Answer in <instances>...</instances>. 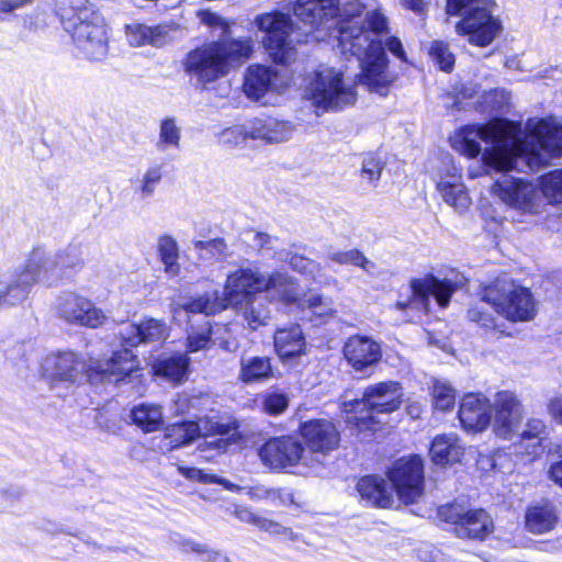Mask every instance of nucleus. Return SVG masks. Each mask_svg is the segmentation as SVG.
Returning <instances> with one entry per match:
<instances>
[{
    "label": "nucleus",
    "mask_w": 562,
    "mask_h": 562,
    "mask_svg": "<svg viewBox=\"0 0 562 562\" xmlns=\"http://www.w3.org/2000/svg\"><path fill=\"white\" fill-rule=\"evenodd\" d=\"M530 130L522 139L520 132H509L494 124H475L460 130L454 148L461 154L474 158L482 155L484 173H502L493 190L512 207L529 211L533 206L537 189L522 179L506 173L517 168L524 149L530 153L546 151L552 157H562V123L539 120L535 125L527 122Z\"/></svg>",
    "instance_id": "f257e3e1"
},
{
    "label": "nucleus",
    "mask_w": 562,
    "mask_h": 562,
    "mask_svg": "<svg viewBox=\"0 0 562 562\" xmlns=\"http://www.w3.org/2000/svg\"><path fill=\"white\" fill-rule=\"evenodd\" d=\"M341 0H296L292 11L304 25L308 26L306 33L338 26V47L342 54H350L358 58L361 72L359 82L370 92L385 97L394 77L387 71L389 59L382 43L374 36L387 30V20L379 11H369L363 23L348 21L338 25L336 18L341 15Z\"/></svg>",
    "instance_id": "f03ea898"
},
{
    "label": "nucleus",
    "mask_w": 562,
    "mask_h": 562,
    "mask_svg": "<svg viewBox=\"0 0 562 562\" xmlns=\"http://www.w3.org/2000/svg\"><path fill=\"white\" fill-rule=\"evenodd\" d=\"M274 292L284 303H293L299 299L296 281L281 271L263 273L255 265L239 267L229 273L224 291L213 290L191 297L189 301L178 302L187 316L190 327L188 329V351L196 352L210 348L212 344V326L209 316L215 315L231 304H240L261 292Z\"/></svg>",
    "instance_id": "7ed1b4c3"
},
{
    "label": "nucleus",
    "mask_w": 562,
    "mask_h": 562,
    "mask_svg": "<svg viewBox=\"0 0 562 562\" xmlns=\"http://www.w3.org/2000/svg\"><path fill=\"white\" fill-rule=\"evenodd\" d=\"M198 16L203 24L221 29L223 38L190 52L184 66L187 72L194 75L200 82L210 83L249 58L252 45L250 38L225 40L231 31L229 24L218 14L210 10H200Z\"/></svg>",
    "instance_id": "20e7f679"
},
{
    "label": "nucleus",
    "mask_w": 562,
    "mask_h": 562,
    "mask_svg": "<svg viewBox=\"0 0 562 562\" xmlns=\"http://www.w3.org/2000/svg\"><path fill=\"white\" fill-rule=\"evenodd\" d=\"M61 19L65 31L71 34L88 59L99 61L106 57L109 45L104 20L89 1L75 0Z\"/></svg>",
    "instance_id": "39448f33"
},
{
    "label": "nucleus",
    "mask_w": 562,
    "mask_h": 562,
    "mask_svg": "<svg viewBox=\"0 0 562 562\" xmlns=\"http://www.w3.org/2000/svg\"><path fill=\"white\" fill-rule=\"evenodd\" d=\"M83 263L81 244H69L58 252L37 247L31 251L25 265L15 272L22 286L30 294L36 283L52 284L58 281L66 270L81 269Z\"/></svg>",
    "instance_id": "423d86ee"
},
{
    "label": "nucleus",
    "mask_w": 562,
    "mask_h": 562,
    "mask_svg": "<svg viewBox=\"0 0 562 562\" xmlns=\"http://www.w3.org/2000/svg\"><path fill=\"white\" fill-rule=\"evenodd\" d=\"M494 0H447L446 13L461 19L456 24L459 35L471 44L485 47L502 31L501 21L493 14Z\"/></svg>",
    "instance_id": "0eeeda50"
},
{
    "label": "nucleus",
    "mask_w": 562,
    "mask_h": 562,
    "mask_svg": "<svg viewBox=\"0 0 562 562\" xmlns=\"http://www.w3.org/2000/svg\"><path fill=\"white\" fill-rule=\"evenodd\" d=\"M402 387L398 382L386 381L370 385L361 398L344 402L348 423H353L359 430H374L380 422L378 414L395 412L402 404Z\"/></svg>",
    "instance_id": "6e6552de"
},
{
    "label": "nucleus",
    "mask_w": 562,
    "mask_h": 562,
    "mask_svg": "<svg viewBox=\"0 0 562 562\" xmlns=\"http://www.w3.org/2000/svg\"><path fill=\"white\" fill-rule=\"evenodd\" d=\"M482 301L512 322H528L536 315V303L529 289L518 285L507 274L485 285Z\"/></svg>",
    "instance_id": "1a4fd4ad"
},
{
    "label": "nucleus",
    "mask_w": 562,
    "mask_h": 562,
    "mask_svg": "<svg viewBox=\"0 0 562 562\" xmlns=\"http://www.w3.org/2000/svg\"><path fill=\"white\" fill-rule=\"evenodd\" d=\"M140 330L142 323L122 324L119 335L124 348L115 351L109 360H98L89 366L86 373L90 383H119L137 370V358L128 347H136L142 344Z\"/></svg>",
    "instance_id": "9d476101"
},
{
    "label": "nucleus",
    "mask_w": 562,
    "mask_h": 562,
    "mask_svg": "<svg viewBox=\"0 0 562 562\" xmlns=\"http://www.w3.org/2000/svg\"><path fill=\"white\" fill-rule=\"evenodd\" d=\"M467 278L456 274L452 279H439L434 274L424 278H414L409 282V296L405 301H397L395 308L400 311L414 310L427 313L429 311L430 297H435L441 308H446L452 294L465 285Z\"/></svg>",
    "instance_id": "9b49d317"
},
{
    "label": "nucleus",
    "mask_w": 562,
    "mask_h": 562,
    "mask_svg": "<svg viewBox=\"0 0 562 562\" xmlns=\"http://www.w3.org/2000/svg\"><path fill=\"white\" fill-rule=\"evenodd\" d=\"M305 95L317 110L323 112L340 111L352 105L357 100L355 87L347 86L342 74L334 69L315 72L305 90Z\"/></svg>",
    "instance_id": "f8f14e48"
},
{
    "label": "nucleus",
    "mask_w": 562,
    "mask_h": 562,
    "mask_svg": "<svg viewBox=\"0 0 562 562\" xmlns=\"http://www.w3.org/2000/svg\"><path fill=\"white\" fill-rule=\"evenodd\" d=\"M521 419L520 404L510 392L497 393L495 402L494 431L496 436L512 440L515 435L525 439H537L540 443L546 438V425L541 419L528 420L519 431Z\"/></svg>",
    "instance_id": "ddd939ff"
},
{
    "label": "nucleus",
    "mask_w": 562,
    "mask_h": 562,
    "mask_svg": "<svg viewBox=\"0 0 562 562\" xmlns=\"http://www.w3.org/2000/svg\"><path fill=\"white\" fill-rule=\"evenodd\" d=\"M194 420L178 422V449L188 446L199 439L205 438V443L218 452H226L228 447L235 442L237 425L223 424L207 417H198Z\"/></svg>",
    "instance_id": "4468645a"
},
{
    "label": "nucleus",
    "mask_w": 562,
    "mask_h": 562,
    "mask_svg": "<svg viewBox=\"0 0 562 562\" xmlns=\"http://www.w3.org/2000/svg\"><path fill=\"white\" fill-rule=\"evenodd\" d=\"M256 25L263 33L262 43L273 61L286 64L294 57L295 48L291 40L293 21L290 15L271 12L258 15Z\"/></svg>",
    "instance_id": "2eb2a0df"
},
{
    "label": "nucleus",
    "mask_w": 562,
    "mask_h": 562,
    "mask_svg": "<svg viewBox=\"0 0 562 562\" xmlns=\"http://www.w3.org/2000/svg\"><path fill=\"white\" fill-rule=\"evenodd\" d=\"M438 517L453 526V533L460 539L483 541L494 530L490 514L482 509H468L459 503H450L438 508Z\"/></svg>",
    "instance_id": "dca6fc26"
},
{
    "label": "nucleus",
    "mask_w": 562,
    "mask_h": 562,
    "mask_svg": "<svg viewBox=\"0 0 562 562\" xmlns=\"http://www.w3.org/2000/svg\"><path fill=\"white\" fill-rule=\"evenodd\" d=\"M305 448L294 436H279L269 438L258 450L261 462L272 470H283L300 463L312 469L323 467V461L316 457L315 464H308L304 457Z\"/></svg>",
    "instance_id": "f3484780"
},
{
    "label": "nucleus",
    "mask_w": 562,
    "mask_h": 562,
    "mask_svg": "<svg viewBox=\"0 0 562 562\" xmlns=\"http://www.w3.org/2000/svg\"><path fill=\"white\" fill-rule=\"evenodd\" d=\"M398 498L405 504H414L423 494L425 487L424 461L420 456L396 460L387 471Z\"/></svg>",
    "instance_id": "a211bd4d"
},
{
    "label": "nucleus",
    "mask_w": 562,
    "mask_h": 562,
    "mask_svg": "<svg viewBox=\"0 0 562 562\" xmlns=\"http://www.w3.org/2000/svg\"><path fill=\"white\" fill-rule=\"evenodd\" d=\"M57 315L68 324L97 328L106 316L104 312L87 297L74 292H66L56 302Z\"/></svg>",
    "instance_id": "6ab92c4d"
},
{
    "label": "nucleus",
    "mask_w": 562,
    "mask_h": 562,
    "mask_svg": "<svg viewBox=\"0 0 562 562\" xmlns=\"http://www.w3.org/2000/svg\"><path fill=\"white\" fill-rule=\"evenodd\" d=\"M300 435L312 453L323 458L336 450L340 442L337 425L327 418H314L300 423Z\"/></svg>",
    "instance_id": "aec40b11"
},
{
    "label": "nucleus",
    "mask_w": 562,
    "mask_h": 562,
    "mask_svg": "<svg viewBox=\"0 0 562 562\" xmlns=\"http://www.w3.org/2000/svg\"><path fill=\"white\" fill-rule=\"evenodd\" d=\"M344 355L356 372L370 374L382 358L381 346L368 336L355 335L344 346Z\"/></svg>",
    "instance_id": "412c9836"
},
{
    "label": "nucleus",
    "mask_w": 562,
    "mask_h": 562,
    "mask_svg": "<svg viewBox=\"0 0 562 562\" xmlns=\"http://www.w3.org/2000/svg\"><path fill=\"white\" fill-rule=\"evenodd\" d=\"M493 405L482 394L469 393L462 397L458 417L468 432H481L492 422Z\"/></svg>",
    "instance_id": "4be33fe9"
},
{
    "label": "nucleus",
    "mask_w": 562,
    "mask_h": 562,
    "mask_svg": "<svg viewBox=\"0 0 562 562\" xmlns=\"http://www.w3.org/2000/svg\"><path fill=\"white\" fill-rule=\"evenodd\" d=\"M85 362L71 351L49 353L42 362V374L52 381L75 382L83 372Z\"/></svg>",
    "instance_id": "5701e85b"
},
{
    "label": "nucleus",
    "mask_w": 562,
    "mask_h": 562,
    "mask_svg": "<svg viewBox=\"0 0 562 562\" xmlns=\"http://www.w3.org/2000/svg\"><path fill=\"white\" fill-rule=\"evenodd\" d=\"M281 78L272 68L262 65L248 67L244 80L245 94L255 101H260L267 93L277 90Z\"/></svg>",
    "instance_id": "b1692460"
},
{
    "label": "nucleus",
    "mask_w": 562,
    "mask_h": 562,
    "mask_svg": "<svg viewBox=\"0 0 562 562\" xmlns=\"http://www.w3.org/2000/svg\"><path fill=\"white\" fill-rule=\"evenodd\" d=\"M295 130L291 121L272 116L255 117L248 122V135L254 139H262L266 143H282L292 137Z\"/></svg>",
    "instance_id": "393cba45"
},
{
    "label": "nucleus",
    "mask_w": 562,
    "mask_h": 562,
    "mask_svg": "<svg viewBox=\"0 0 562 562\" xmlns=\"http://www.w3.org/2000/svg\"><path fill=\"white\" fill-rule=\"evenodd\" d=\"M274 350L283 362H289L305 353L306 340L299 324L280 327L273 336Z\"/></svg>",
    "instance_id": "a878e982"
},
{
    "label": "nucleus",
    "mask_w": 562,
    "mask_h": 562,
    "mask_svg": "<svg viewBox=\"0 0 562 562\" xmlns=\"http://www.w3.org/2000/svg\"><path fill=\"white\" fill-rule=\"evenodd\" d=\"M357 492L368 507L391 508L394 499L386 480L379 475H366L357 483Z\"/></svg>",
    "instance_id": "bb28decb"
},
{
    "label": "nucleus",
    "mask_w": 562,
    "mask_h": 562,
    "mask_svg": "<svg viewBox=\"0 0 562 562\" xmlns=\"http://www.w3.org/2000/svg\"><path fill=\"white\" fill-rule=\"evenodd\" d=\"M171 29L167 25L147 26L133 23L125 26V34L130 45L138 47L153 45L160 47L171 41Z\"/></svg>",
    "instance_id": "cd10ccee"
},
{
    "label": "nucleus",
    "mask_w": 562,
    "mask_h": 562,
    "mask_svg": "<svg viewBox=\"0 0 562 562\" xmlns=\"http://www.w3.org/2000/svg\"><path fill=\"white\" fill-rule=\"evenodd\" d=\"M463 453L464 448L454 434L435 437L429 449L431 461L441 467L459 462Z\"/></svg>",
    "instance_id": "c85d7f7f"
},
{
    "label": "nucleus",
    "mask_w": 562,
    "mask_h": 562,
    "mask_svg": "<svg viewBox=\"0 0 562 562\" xmlns=\"http://www.w3.org/2000/svg\"><path fill=\"white\" fill-rule=\"evenodd\" d=\"M238 379L244 384L263 383L274 378L271 358L267 356L241 357Z\"/></svg>",
    "instance_id": "c756f323"
},
{
    "label": "nucleus",
    "mask_w": 562,
    "mask_h": 562,
    "mask_svg": "<svg viewBox=\"0 0 562 562\" xmlns=\"http://www.w3.org/2000/svg\"><path fill=\"white\" fill-rule=\"evenodd\" d=\"M453 172L448 179H441L437 183V190L441 194L443 201L453 206L458 212L468 209L470 198L468 191L462 182H460L461 175L457 167H452Z\"/></svg>",
    "instance_id": "7c9ffc66"
},
{
    "label": "nucleus",
    "mask_w": 562,
    "mask_h": 562,
    "mask_svg": "<svg viewBox=\"0 0 562 562\" xmlns=\"http://www.w3.org/2000/svg\"><path fill=\"white\" fill-rule=\"evenodd\" d=\"M557 522V509L551 503L531 506L526 513V527L532 533L541 535L551 531Z\"/></svg>",
    "instance_id": "2f4dec72"
},
{
    "label": "nucleus",
    "mask_w": 562,
    "mask_h": 562,
    "mask_svg": "<svg viewBox=\"0 0 562 562\" xmlns=\"http://www.w3.org/2000/svg\"><path fill=\"white\" fill-rule=\"evenodd\" d=\"M132 423L144 432H154L164 425L162 408L154 403H140L135 405L130 413Z\"/></svg>",
    "instance_id": "473e14b6"
},
{
    "label": "nucleus",
    "mask_w": 562,
    "mask_h": 562,
    "mask_svg": "<svg viewBox=\"0 0 562 562\" xmlns=\"http://www.w3.org/2000/svg\"><path fill=\"white\" fill-rule=\"evenodd\" d=\"M303 312H308L312 317L311 321L318 323L326 322L327 318L333 317L336 313L334 301L318 293H308L301 301Z\"/></svg>",
    "instance_id": "72a5a7b5"
},
{
    "label": "nucleus",
    "mask_w": 562,
    "mask_h": 562,
    "mask_svg": "<svg viewBox=\"0 0 562 562\" xmlns=\"http://www.w3.org/2000/svg\"><path fill=\"white\" fill-rule=\"evenodd\" d=\"M246 307L244 317L250 329L256 330L260 326L267 325L270 319L271 310L266 296L250 297L245 301Z\"/></svg>",
    "instance_id": "f704fd0d"
},
{
    "label": "nucleus",
    "mask_w": 562,
    "mask_h": 562,
    "mask_svg": "<svg viewBox=\"0 0 562 562\" xmlns=\"http://www.w3.org/2000/svg\"><path fill=\"white\" fill-rule=\"evenodd\" d=\"M385 162L373 153L363 156L360 168L361 183L367 188H376L381 179Z\"/></svg>",
    "instance_id": "c9c22d12"
},
{
    "label": "nucleus",
    "mask_w": 562,
    "mask_h": 562,
    "mask_svg": "<svg viewBox=\"0 0 562 562\" xmlns=\"http://www.w3.org/2000/svg\"><path fill=\"white\" fill-rule=\"evenodd\" d=\"M29 294L16 272L10 278V281L0 280V306H13L23 303Z\"/></svg>",
    "instance_id": "e433bc0d"
},
{
    "label": "nucleus",
    "mask_w": 562,
    "mask_h": 562,
    "mask_svg": "<svg viewBox=\"0 0 562 562\" xmlns=\"http://www.w3.org/2000/svg\"><path fill=\"white\" fill-rule=\"evenodd\" d=\"M193 248L199 258L204 261H220L228 257V246L224 238L193 241Z\"/></svg>",
    "instance_id": "4c0bfd02"
},
{
    "label": "nucleus",
    "mask_w": 562,
    "mask_h": 562,
    "mask_svg": "<svg viewBox=\"0 0 562 562\" xmlns=\"http://www.w3.org/2000/svg\"><path fill=\"white\" fill-rule=\"evenodd\" d=\"M328 258L339 265H351L361 268L369 274H374L376 265L369 260L360 250L350 249L347 251H331Z\"/></svg>",
    "instance_id": "58836bf2"
},
{
    "label": "nucleus",
    "mask_w": 562,
    "mask_h": 562,
    "mask_svg": "<svg viewBox=\"0 0 562 562\" xmlns=\"http://www.w3.org/2000/svg\"><path fill=\"white\" fill-rule=\"evenodd\" d=\"M428 54L434 64L445 72H451L454 68L456 57L450 50L449 44L443 41H432Z\"/></svg>",
    "instance_id": "ea45409f"
},
{
    "label": "nucleus",
    "mask_w": 562,
    "mask_h": 562,
    "mask_svg": "<svg viewBox=\"0 0 562 562\" xmlns=\"http://www.w3.org/2000/svg\"><path fill=\"white\" fill-rule=\"evenodd\" d=\"M543 195L551 204H562V170L557 169L540 178Z\"/></svg>",
    "instance_id": "a19ab883"
},
{
    "label": "nucleus",
    "mask_w": 562,
    "mask_h": 562,
    "mask_svg": "<svg viewBox=\"0 0 562 562\" xmlns=\"http://www.w3.org/2000/svg\"><path fill=\"white\" fill-rule=\"evenodd\" d=\"M157 250L165 272L172 277L176 272V240L170 235L161 236L157 243Z\"/></svg>",
    "instance_id": "79ce46f5"
},
{
    "label": "nucleus",
    "mask_w": 562,
    "mask_h": 562,
    "mask_svg": "<svg viewBox=\"0 0 562 562\" xmlns=\"http://www.w3.org/2000/svg\"><path fill=\"white\" fill-rule=\"evenodd\" d=\"M434 406L438 411H451L456 404V391L448 384L435 382L432 386Z\"/></svg>",
    "instance_id": "37998d69"
},
{
    "label": "nucleus",
    "mask_w": 562,
    "mask_h": 562,
    "mask_svg": "<svg viewBox=\"0 0 562 562\" xmlns=\"http://www.w3.org/2000/svg\"><path fill=\"white\" fill-rule=\"evenodd\" d=\"M169 329L165 323L150 318L142 322V344L164 341L168 337Z\"/></svg>",
    "instance_id": "c03bdc74"
},
{
    "label": "nucleus",
    "mask_w": 562,
    "mask_h": 562,
    "mask_svg": "<svg viewBox=\"0 0 562 562\" xmlns=\"http://www.w3.org/2000/svg\"><path fill=\"white\" fill-rule=\"evenodd\" d=\"M288 407L289 397L283 392L273 390L262 395V408L268 415H281Z\"/></svg>",
    "instance_id": "a18cd8bd"
},
{
    "label": "nucleus",
    "mask_w": 562,
    "mask_h": 562,
    "mask_svg": "<svg viewBox=\"0 0 562 562\" xmlns=\"http://www.w3.org/2000/svg\"><path fill=\"white\" fill-rule=\"evenodd\" d=\"M178 473H181L183 476L191 481H196L201 483H216L220 485H223L228 491H234L236 485L228 482L224 477H218L214 474H206L202 470H199L196 468H184L178 465Z\"/></svg>",
    "instance_id": "49530a36"
},
{
    "label": "nucleus",
    "mask_w": 562,
    "mask_h": 562,
    "mask_svg": "<svg viewBox=\"0 0 562 562\" xmlns=\"http://www.w3.org/2000/svg\"><path fill=\"white\" fill-rule=\"evenodd\" d=\"M247 137H249L248 123L224 130L220 135V142L225 146L235 147L243 144Z\"/></svg>",
    "instance_id": "de8ad7c7"
},
{
    "label": "nucleus",
    "mask_w": 562,
    "mask_h": 562,
    "mask_svg": "<svg viewBox=\"0 0 562 562\" xmlns=\"http://www.w3.org/2000/svg\"><path fill=\"white\" fill-rule=\"evenodd\" d=\"M486 302L481 300L468 310V317L471 322L477 323L483 328H494L496 326L493 314L484 306Z\"/></svg>",
    "instance_id": "09e8293b"
},
{
    "label": "nucleus",
    "mask_w": 562,
    "mask_h": 562,
    "mask_svg": "<svg viewBox=\"0 0 562 562\" xmlns=\"http://www.w3.org/2000/svg\"><path fill=\"white\" fill-rule=\"evenodd\" d=\"M161 176L162 173L160 166L156 165L147 169L139 186L142 199H147L153 195L156 186L161 179Z\"/></svg>",
    "instance_id": "8fccbe9b"
},
{
    "label": "nucleus",
    "mask_w": 562,
    "mask_h": 562,
    "mask_svg": "<svg viewBox=\"0 0 562 562\" xmlns=\"http://www.w3.org/2000/svg\"><path fill=\"white\" fill-rule=\"evenodd\" d=\"M245 241L257 251L272 250L274 249L277 237L262 232L249 231L245 234Z\"/></svg>",
    "instance_id": "3c124183"
},
{
    "label": "nucleus",
    "mask_w": 562,
    "mask_h": 562,
    "mask_svg": "<svg viewBox=\"0 0 562 562\" xmlns=\"http://www.w3.org/2000/svg\"><path fill=\"white\" fill-rule=\"evenodd\" d=\"M284 260L288 261L293 270L302 274L310 276L318 269L316 261L297 254L288 252Z\"/></svg>",
    "instance_id": "603ef678"
},
{
    "label": "nucleus",
    "mask_w": 562,
    "mask_h": 562,
    "mask_svg": "<svg viewBox=\"0 0 562 562\" xmlns=\"http://www.w3.org/2000/svg\"><path fill=\"white\" fill-rule=\"evenodd\" d=\"M176 144V122L173 119H166L161 122L159 139L156 144L158 150L165 151L169 146Z\"/></svg>",
    "instance_id": "864d4df0"
},
{
    "label": "nucleus",
    "mask_w": 562,
    "mask_h": 562,
    "mask_svg": "<svg viewBox=\"0 0 562 562\" xmlns=\"http://www.w3.org/2000/svg\"><path fill=\"white\" fill-rule=\"evenodd\" d=\"M153 368L156 374L173 380L176 378V356L158 357L154 361Z\"/></svg>",
    "instance_id": "5fc2aeb1"
},
{
    "label": "nucleus",
    "mask_w": 562,
    "mask_h": 562,
    "mask_svg": "<svg viewBox=\"0 0 562 562\" xmlns=\"http://www.w3.org/2000/svg\"><path fill=\"white\" fill-rule=\"evenodd\" d=\"M33 2L34 0H0V19L4 20L5 15L26 8Z\"/></svg>",
    "instance_id": "6e6d98bb"
},
{
    "label": "nucleus",
    "mask_w": 562,
    "mask_h": 562,
    "mask_svg": "<svg viewBox=\"0 0 562 562\" xmlns=\"http://www.w3.org/2000/svg\"><path fill=\"white\" fill-rule=\"evenodd\" d=\"M202 402L201 396L189 397L186 394H178V415L189 413L191 408H196Z\"/></svg>",
    "instance_id": "4d7b16f0"
},
{
    "label": "nucleus",
    "mask_w": 562,
    "mask_h": 562,
    "mask_svg": "<svg viewBox=\"0 0 562 562\" xmlns=\"http://www.w3.org/2000/svg\"><path fill=\"white\" fill-rule=\"evenodd\" d=\"M255 526L263 531L273 535H282L285 532V528L282 527L279 522H276L261 516L257 517V520H255Z\"/></svg>",
    "instance_id": "13d9d810"
},
{
    "label": "nucleus",
    "mask_w": 562,
    "mask_h": 562,
    "mask_svg": "<svg viewBox=\"0 0 562 562\" xmlns=\"http://www.w3.org/2000/svg\"><path fill=\"white\" fill-rule=\"evenodd\" d=\"M255 526L263 531L273 535H282L285 532V528L282 527L279 522H276L261 516L257 517V520H255Z\"/></svg>",
    "instance_id": "bf43d9fd"
},
{
    "label": "nucleus",
    "mask_w": 562,
    "mask_h": 562,
    "mask_svg": "<svg viewBox=\"0 0 562 562\" xmlns=\"http://www.w3.org/2000/svg\"><path fill=\"white\" fill-rule=\"evenodd\" d=\"M384 49L386 48L391 54H393L396 58L402 61H406V53L402 45V42L396 36H390L385 41V46H382Z\"/></svg>",
    "instance_id": "052dcab7"
},
{
    "label": "nucleus",
    "mask_w": 562,
    "mask_h": 562,
    "mask_svg": "<svg viewBox=\"0 0 562 562\" xmlns=\"http://www.w3.org/2000/svg\"><path fill=\"white\" fill-rule=\"evenodd\" d=\"M204 546H205V543L198 542L193 539L178 537V547L180 548V550L182 552H186V553L192 552L198 555H201V553L204 551Z\"/></svg>",
    "instance_id": "680f3d73"
},
{
    "label": "nucleus",
    "mask_w": 562,
    "mask_h": 562,
    "mask_svg": "<svg viewBox=\"0 0 562 562\" xmlns=\"http://www.w3.org/2000/svg\"><path fill=\"white\" fill-rule=\"evenodd\" d=\"M559 460L553 462L549 469V477L562 487V443L558 446Z\"/></svg>",
    "instance_id": "e2e57ef3"
},
{
    "label": "nucleus",
    "mask_w": 562,
    "mask_h": 562,
    "mask_svg": "<svg viewBox=\"0 0 562 562\" xmlns=\"http://www.w3.org/2000/svg\"><path fill=\"white\" fill-rule=\"evenodd\" d=\"M173 431L175 429L172 427H168L159 442L156 445L157 449L162 453L171 452L176 447Z\"/></svg>",
    "instance_id": "0e129e2a"
},
{
    "label": "nucleus",
    "mask_w": 562,
    "mask_h": 562,
    "mask_svg": "<svg viewBox=\"0 0 562 562\" xmlns=\"http://www.w3.org/2000/svg\"><path fill=\"white\" fill-rule=\"evenodd\" d=\"M200 557L204 562H229L226 554L218 550L210 549L207 544L204 546V551Z\"/></svg>",
    "instance_id": "69168bd1"
},
{
    "label": "nucleus",
    "mask_w": 562,
    "mask_h": 562,
    "mask_svg": "<svg viewBox=\"0 0 562 562\" xmlns=\"http://www.w3.org/2000/svg\"><path fill=\"white\" fill-rule=\"evenodd\" d=\"M233 515L241 522L255 525L258 515L252 513L249 508L243 506H235Z\"/></svg>",
    "instance_id": "338daca9"
},
{
    "label": "nucleus",
    "mask_w": 562,
    "mask_h": 562,
    "mask_svg": "<svg viewBox=\"0 0 562 562\" xmlns=\"http://www.w3.org/2000/svg\"><path fill=\"white\" fill-rule=\"evenodd\" d=\"M548 411L555 422L562 424V398H553L548 404Z\"/></svg>",
    "instance_id": "774afa93"
}]
</instances>
